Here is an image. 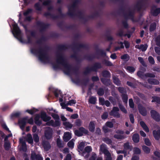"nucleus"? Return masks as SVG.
<instances>
[{
  "label": "nucleus",
  "mask_w": 160,
  "mask_h": 160,
  "mask_svg": "<svg viewBox=\"0 0 160 160\" xmlns=\"http://www.w3.org/2000/svg\"><path fill=\"white\" fill-rule=\"evenodd\" d=\"M57 64V66H53L54 68H60L66 74L68 73L70 69L69 67L62 57H60L58 59Z\"/></svg>",
  "instance_id": "f257e3e1"
},
{
  "label": "nucleus",
  "mask_w": 160,
  "mask_h": 160,
  "mask_svg": "<svg viewBox=\"0 0 160 160\" xmlns=\"http://www.w3.org/2000/svg\"><path fill=\"white\" fill-rule=\"evenodd\" d=\"M31 51L32 53L38 56L39 59L42 62H46L48 59L44 51L42 50L32 49Z\"/></svg>",
  "instance_id": "f03ea898"
},
{
  "label": "nucleus",
  "mask_w": 160,
  "mask_h": 160,
  "mask_svg": "<svg viewBox=\"0 0 160 160\" xmlns=\"http://www.w3.org/2000/svg\"><path fill=\"white\" fill-rule=\"evenodd\" d=\"M13 30L12 33L14 37L17 38L20 42H23L21 36V32L19 30L16 23H14L12 25Z\"/></svg>",
  "instance_id": "7ed1b4c3"
},
{
  "label": "nucleus",
  "mask_w": 160,
  "mask_h": 160,
  "mask_svg": "<svg viewBox=\"0 0 160 160\" xmlns=\"http://www.w3.org/2000/svg\"><path fill=\"white\" fill-rule=\"evenodd\" d=\"M52 116L53 118L56 120V123H54L53 121L52 120H51L47 122V125L48 126L51 125L53 126H59L60 125V123L59 121V118L58 116L56 114H52Z\"/></svg>",
  "instance_id": "20e7f679"
},
{
  "label": "nucleus",
  "mask_w": 160,
  "mask_h": 160,
  "mask_svg": "<svg viewBox=\"0 0 160 160\" xmlns=\"http://www.w3.org/2000/svg\"><path fill=\"white\" fill-rule=\"evenodd\" d=\"M148 83L147 82L143 84V85L148 88H151L152 86L150 84H158L159 83V82L157 80L152 78H149L148 79Z\"/></svg>",
  "instance_id": "39448f33"
},
{
  "label": "nucleus",
  "mask_w": 160,
  "mask_h": 160,
  "mask_svg": "<svg viewBox=\"0 0 160 160\" xmlns=\"http://www.w3.org/2000/svg\"><path fill=\"white\" fill-rule=\"evenodd\" d=\"M92 151V148L91 146H88L86 147L84 151L82 152V156L85 158H88L89 156V153Z\"/></svg>",
  "instance_id": "423d86ee"
},
{
  "label": "nucleus",
  "mask_w": 160,
  "mask_h": 160,
  "mask_svg": "<svg viewBox=\"0 0 160 160\" xmlns=\"http://www.w3.org/2000/svg\"><path fill=\"white\" fill-rule=\"evenodd\" d=\"M137 74L139 77L143 79H145L147 77H155L154 75L151 73H147L144 74L141 71H138Z\"/></svg>",
  "instance_id": "0eeeda50"
},
{
  "label": "nucleus",
  "mask_w": 160,
  "mask_h": 160,
  "mask_svg": "<svg viewBox=\"0 0 160 160\" xmlns=\"http://www.w3.org/2000/svg\"><path fill=\"white\" fill-rule=\"evenodd\" d=\"M116 134L114 136V138L118 139H124L125 137L122 134L124 132L121 130H118L116 131Z\"/></svg>",
  "instance_id": "6e6552de"
},
{
  "label": "nucleus",
  "mask_w": 160,
  "mask_h": 160,
  "mask_svg": "<svg viewBox=\"0 0 160 160\" xmlns=\"http://www.w3.org/2000/svg\"><path fill=\"white\" fill-rule=\"evenodd\" d=\"M150 113L151 116L153 119L157 121H159L160 120V115L155 111L152 110Z\"/></svg>",
  "instance_id": "1a4fd4ad"
},
{
  "label": "nucleus",
  "mask_w": 160,
  "mask_h": 160,
  "mask_svg": "<svg viewBox=\"0 0 160 160\" xmlns=\"http://www.w3.org/2000/svg\"><path fill=\"white\" fill-rule=\"evenodd\" d=\"M52 131L50 128H46L45 132V136L47 139H50L52 137Z\"/></svg>",
  "instance_id": "9d476101"
},
{
  "label": "nucleus",
  "mask_w": 160,
  "mask_h": 160,
  "mask_svg": "<svg viewBox=\"0 0 160 160\" xmlns=\"http://www.w3.org/2000/svg\"><path fill=\"white\" fill-rule=\"evenodd\" d=\"M118 110L119 109L118 108L116 107H114L110 112V115H113L114 117L117 118H119L120 117V115L118 112Z\"/></svg>",
  "instance_id": "9b49d317"
},
{
  "label": "nucleus",
  "mask_w": 160,
  "mask_h": 160,
  "mask_svg": "<svg viewBox=\"0 0 160 160\" xmlns=\"http://www.w3.org/2000/svg\"><path fill=\"white\" fill-rule=\"evenodd\" d=\"M27 121V118H25L21 119L19 121V124L22 129H24V127L26 124V122Z\"/></svg>",
  "instance_id": "f8f14e48"
},
{
  "label": "nucleus",
  "mask_w": 160,
  "mask_h": 160,
  "mask_svg": "<svg viewBox=\"0 0 160 160\" xmlns=\"http://www.w3.org/2000/svg\"><path fill=\"white\" fill-rule=\"evenodd\" d=\"M41 116L42 119L45 122H48L50 120L51 118L50 117L47 116L46 113L43 112L41 113Z\"/></svg>",
  "instance_id": "ddd939ff"
},
{
  "label": "nucleus",
  "mask_w": 160,
  "mask_h": 160,
  "mask_svg": "<svg viewBox=\"0 0 160 160\" xmlns=\"http://www.w3.org/2000/svg\"><path fill=\"white\" fill-rule=\"evenodd\" d=\"M101 152L104 153L105 155L109 153V152L108 151L106 147V145L105 144H102L100 146V153Z\"/></svg>",
  "instance_id": "4468645a"
},
{
  "label": "nucleus",
  "mask_w": 160,
  "mask_h": 160,
  "mask_svg": "<svg viewBox=\"0 0 160 160\" xmlns=\"http://www.w3.org/2000/svg\"><path fill=\"white\" fill-rule=\"evenodd\" d=\"M71 138V134L69 132L64 133L63 136V139L65 142H68Z\"/></svg>",
  "instance_id": "2eb2a0df"
},
{
  "label": "nucleus",
  "mask_w": 160,
  "mask_h": 160,
  "mask_svg": "<svg viewBox=\"0 0 160 160\" xmlns=\"http://www.w3.org/2000/svg\"><path fill=\"white\" fill-rule=\"evenodd\" d=\"M153 135L155 138L157 140H158L160 138V129L156 131L154 130L152 132Z\"/></svg>",
  "instance_id": "dca6fc26"
},
{
  "label": "nucleus",
  "mask_w": 160,
  "mask_h": 160,
  "mask_svg": "<svg viewBox=\"0 0 160 160\" xmlns=\"http://www.w3.org/2000/svg\"><path fill=\"white\" fill-rule=\"evenodd\" d=\"M19 142L20 145H21V149L25 151L27 150V147L24 139L23 138H20Z\"/></svg>",
  "instance_id": "f3484780"
},
{
  "label": "nucleus",
  "mask_w": 160,
  "mask_h": 160,
  "mask_svg": "<svg viewBox=\"0 0 160 160\" xmlns=\"http://www.w3.org/2000/svg\"><path fill=\"white\" fill-rule=\"evenodd\" d=\"M31 158L32 160H43V158L39 155H36L34 152L31 154Z\"/></svg>",
  "instance_id": "a211bd4d"
},
{
  "label": "nucleus",
  "mask_w": 160,
  "mask_h": 160,
  "mask_svg": "<svg viewBox=\"0 0 160 160\" xmlns=\"http://www.w3.org/2000/svg\"><path fill=\"white\" fill-rule=\"evenodd\" d=\"M151 12L153 15L157 16L160 12V8L154 7L152 8Z\"/></svg>",
  "instance_id": "6ab92c4d"
},
{
  "label": "nucleus",
  "mask_w": 160,
  "mask_h": 160,
  "mask_svg": "<svg viewBox=\"0 0 160 160\" xmlns=\"http://www.w3.org/2000/svg\"><path fill=\"white\" fill-rule=\"evenodd\" d=\"M139 123L141 126L146 132H149V130L148 128L144 122L141 121H140Z\"/></svg>",
  "instance_id": "aec40b11"
},
{
  "label": "nucleus",
  "mask_w": 160,
  "mask_h": 160,
  "mask_svg": "<svg viewBox=\"0 0 160 160\" xmlns=\"http://www.w3.org/2000/svg\"><path fill=\"white\" fill-rule=\"evenodd\" d=\"M140 113L143 116H145L147 115V111L146 109L142 106H140L138 107Z\"/></svg>",
  "instance_id": "412c9836"
},
{
  "label": "nucleus",
  "mask_w": 160,
  "mask_h": 160,
  "mask_svg": "<svg viewBox=\"0 0 160 160\" xmlns=\"http://www.w3.org/2000/svg\"><path fill=\"white\" fill-rule=\"evenodd\" d=\"M95 128V123L93 122H91L89 124L88 129L91 132H93Z\"/></svg>",
  "instance_id": "4be33fe9"
},
{
  "label": "nucleus",
  "mask_w": 160,
  "mask_h": 160,
  "mask_svg": "<svg viewBox=\"0 0 160 160\" xmlns=\"http://www.w3.org/2000/svg\"><path fill=\"white\" fill-rule=\"evenodd\" d=\"M133 141L135 143H138L139 141V136L138 134H134L132 137Z\"/></svg>",
  "instance_id": "5701e85b"
},
{
  "label": "nucleus",
  "mask_w": 160,
  "mask_h": 160,
  "mask_svg": "<svg viewBox=\"0 0 160 160\" xmlns=\"http://www.w3.org/2000/svg\"><path fill=\"white\" fill-rule=\"evenodd\" d=\"M42 145L44 147V148L46 151H47L48 150L51 148L50 144L47 142H43Z\"/></svg>",
  "instance_id": "b1692460"
},
{
  "label": "nucleus",
  "mask_w": 160,
  "mask_h": 160,
  "mask_svg": "<svg viewBox=\"0 0 160 160\" xmlns=\"http://www.w3.org/2000/svg\"><path fill=\"white\" fill-rule=\"evenodd\" d=\"M42 145L44 147V148L46 151H47L48 150L51 148L50 144L47 142H43Z\"/></svg>",
  "instance_id": "393cba45"
},
{
  "label": "nucleus",
  "mask_w": 160,
  "mask_h": 160,
  "mask_svg": "<svg viewBox=\"0 0 160 160\" xmlns=\"http://www.w3.org/2000/svg\"><path fill=\"white\" fill-rule=\"evenodd\" d=\"M40 118V115L39 114L37 115L35 118V122L37 125H40L41 123V121L39 120Z\"/></svg>",
  "instance_id": "a878e982"
},
{
  "label": "nucleus",
  "mask_w": 160,
  "mask_h": 160,
  "mask_svg": "<svg viewBox=\"0 0 160 160\" xmlns=\"http://www.w3.org/2000/svg\"><path fill=\"white\" fill-rule=\"evenodd\" d=\"M123 146L124 150H131L132 148V146L129 145V143L128 142L125 143Z\"/></svg>",
  "instance_id": "bb28decb"
},
{
  "label": "nucleus",
  "mask_w": 160,
  "mask_h": 160,
  "mask_svg": "<svg viewBox=\"0 0 160 160\" xmlns=\"http://www.w3.org/2000/svg\"><path fill=\"white\" fill-rule=\"evenodd\" d=\"M85 146V143L83 142H81L79 144L78 146L79 152L80 153L83 152V148Z\"/></svg>",
  "instance_id": "cd10ccee"
},
{
  "label": "nucleus",
  "mask_w": 160,
  "mask_h": 160,
  "mask_svg": "<svg viewBox=\"0 0 160 160\" xmlns=\"http://www.w3.org/2000/svg\"><path fill=\"white\" fill-rule=\"evenodd\" d=\"M9 136L8 137H6L4 140L5 141V142L4 147L5 149L7 150H8L10 147V145L9 143L6 141L7 139Z\"/></svg>",
  "instance_id": "c85d7f7f"
},
{
  "label": "nucleus",
  "mask_w": 160,
  "mask_h": 160,
  "mask_svg": "<svg viewBox=\"0 0 160 160\" xmlns=\"http://www.w3.org/2000/svg\"><path fill=\"white\" fill-rule=\"evenodd\" d=\"M63 124L67 128H71L73 126L72 124H71L69 122H63Z\"/></svg>",
  "instance_id": "c756f323"
},
{
  "label": "nucleus",
  "mask_w": 160,
  "mask_h": 160,
  "mask_svg": "<svg viewBox=\"0 0 160 160\" xmlns=\"http://www.w3.org/2000/svg\"><path fill=\"white\" fill-rule=\"evenodd\" d=\"M27 140L28 142L30 144H32L33 143V140L32 136L30 134H28L27 136Z\"/></svg>",
  "instance_id": "7c9ffc66"
},
{
  "label": "nucleus",
  "mask_w": 160,
  "mask_h": 160,
  "mask_svg": "<svg viewBox=\"0 0 160 160\" xmlns=\"http://www.w3.org/2000/svg\"><path fill=\"white\" fill-rule=\"evenodd\" d=\"M74 141L75 140L72 139L68 143V146L70 148H72L74 147Z\"/></svg>",
  "instance_id": "2f4dec72"
},
{
  "label": "nucleus",
  "mask_w": 160,
  "mask_h": 160,
  "mask_svg": "<svg viewBox=\"0 0 160 160\" xmlns=\"http://www.w3.org/2000/svg\"><path fill=\"white\" fill-rule=\"evenodd\" d=\"M127 70L130 73H132L134 72L135 68L132 67L128 66L126 68Z\"/></svg>",
  "instance_id": "473e14b6"
},
{
  "label": "nucleus",
  "mask_w": 160,
  "mask_h": 160,
  "mask_svg": "<svg viewBox=\"0 0 160 160\" xmlns=\"http://www.w3.org/2000/svg\"><path fill=\"white\" fill-rule=\"evenodd\" d=\"M152 98L153 99L152 101V102H156L160 104V98L155 96L153 97Z\"/></svg>",
  "instance_id": "72a5a7b5"
},
{
  "label": "nucleus",
  "mask_w": 160,
  "mask_h": 160,
  "mask_svg": "<svg viewBox=\"0 0 160 160\" xmlns=\"http://www.w3.org/2000/svg\"><path fill=\"white\" fill-rule=\"evenodd\" d=\"M96 101V98L93 97H90L89 99V102L90 103L92 104H95Z\"/></svg>",
  "instance_id": "f704fd0d"
},
{
  "label": "nucleus",
  "mask_w": 160,
  "mask_h": 160,
  "mask_svg": "<svg viewBox=\"0 0 160 160\" xmlns=\"http://www.w3.org/2000/svg\"><path fill=\"white\" fill-rule=\"evenodd\" d=\"M142 149L145 153H149L150 151V148L145 146H142Z\"/></svg>",
  "instance_id": "c9c22d12"
},
{
  "label": "nucleus",
  "mask_w": 160,
  "mask_h": 160,
  "mask_svg": "<svg viewBox=\"0 0 160 160\" xmlns=\"http://www.w3.org/2000/svg\"><path fill=\"white\" fill-rule=\"evenodd\" d=\"M121 58L125 61H127L129 60V57L128 54H125L121 57Z\"/></svg>",
  "instance_id": "e433bc0d"
},
{
  "label": "nucleus",
  "mask_w": 160,
  "mask_h": 160,
  "mask_svg": "<svg viewBox=\"0 0 160 160\" xmlns=\"http://www.w3.org/2000/svg\"><path fill=\"white\" fill-rule=\"evenodd\" d=\"M156 24L155 22L152 23L151 25L150 28V31H152L156 28Z\"/></svg>",
  "instance_id": "4c0bfd02"
},
{
  "label": "nucleus",
  "mask_w": 160,
  "mask_h": 160,
  "mask_svg": "<svg viewBox=\"0 0 160 160\" xmlns=\"http://www.w3.org/2000/svg\"><path fill=\"white\" fill-rule=\"evenodd\" d=\"M105 160H112V158L110 152L105 155Z\"/></svg>",
  "instance_id": "58836bf2"
},
{
  "label": "nucleus",
  "mask_w": 160,
  "mask_h": 160,
  "mask_svg": "<svg viewBox=\"0 0 160 160\" xmlns=\"http://www.w3.org/2000/svg\"><path fill=\"white\" fill-rule=\"evenodd\" d=\"M57 145L59 147H63V144L61 143L60 140L59 138H58L57 140Z\"/></svg>",
  "instance_id": "ea45409f"
},
{
  "label": "nucleus",
  "mask_w": 160,
  "mask_h": 160,
  "mask_svg": "<svg viewBox=\"0 0 160 160\" xmlns=\"http://www.w3.org/2000/svg\"><path fill=\"white\" fill-rule=\"evenodd\" d=\"M113 79L114 82L115 84H116L117 85H120V82L118 80V78L116 77H113Z\"/></svg>",
  "instance_id": "a19ab883"
},
{
  "label": "nucleus",
  "mask_w": 160,
  "mask_h": 160,
  "mask_svg": "<svg viewBox=\"0 0 160 160\" xmlns=\"http://www.w3.org/2000/svg\"><path fill=\"white\" fill-rule=\"evenodd\" d=\"M133 152L135 154H139L141 153L140 150L138 148H135L133 149Z\"/></svg>",
  "instance_id": "79ce46f5"
},
{
  "label": "nucleus",
  "mask_w": 160,
  "mask_h": 160,
  "mask_svg": "<svg viewBox=\"0 0 160 160\" xmlns=\"http://www.w3.org/2000/svg\"><path fill=\"white\" fill-rule=\"evenodd\" d=\"M33 137L35 142H39V138L37 134H34Z\"/></svg>",
  "instance_id": "37998d69"
},
{
  "label": "nucleus",
  "mask_w": 160,
  "mask_h": 160,
  "mask_svg": "<svg viewBox=\"0 0 160 160\" xmlns=\"http://www.w3.org/2000/svg\"><path fill=\"white\" fill-rule=\"evenodd\" d=\"M148 60L149 62L151 64H154L155 63V61L154 58L152 56H149L148 57Z\"/></svg>",
  "instance_id": "c03bdc74"
},
{
  "label": "nucleus",
  "mask_w": 160,
  "mask_h": 160,
  "mask_svg": "<svg viewBox=\"0 0 160 160\" xmlns=\"http://www.w3.org/2000/svg\"><path fill=\"white\" fill-rule=\"evenodd\" d=\"M147 47L148 46L146 44H142L141 45L140 49H141L142 51H144L146 50Z\"/></svg>",
  "instance_id": "a18cd8bd"
},
{
  "label": "nucleus",
  "mask_w": 160,
  "mask_h": 160,
  "mask_svg": "<svg viewBox=\"0 0 160 160\" xmlns=\"http://www.w3.org/2000/svg\"><path fill=\"white\" fill-rule=\"evenodd\" d=\"M76 101L73 100H70L67 103V105H72L74 104H75Z\"/></svg>",
  "instance_id": "49530a36"
},
{
  "label": "nucleus",
  "mask_w": 160,
  "mask_h": 160,
  "mask_svg": "<svg viewBox=\"0 0 160 160\" xmlns=\"http://www.w3.org/2000/svg\"><path fill=\"white\" fill-rule=\"evenodd\" d=\"M74 133L75 135L78 136H81L82 135V133L79 130H75L74 132Z\"/></svg>",
  "instance_id": "de8ad7c7"
},
{
  "label": "nucleus",
  "mask_w": 160,
  "mask_h": 160,
  "mask_svg": "<svg viewBox=\"0 0 160 160\" xmlns=\"http://www.w3.org/2000/svg\"><path fill=\"white\" fill-rule=\"evenodd\" d=\"M79 130L82 133V134L83 133L87 134L88 132V131L83 127H81L79 128Z\"/></svg>",
  "instance_id": "09e8293b"
},
{
  "label": "nucleus",
  "mask_w": 160,
  "mask_h": 160,
  "mask_svg": "<svg viewBox=\"0 0 160 160\" xmlns=\"http://www.w3.org/2000/svg\"><path fill=\"white\" fill-rule=\"evenodd\" d=\"M102 75L104 77H108L109 76V73L108 71H104L102 72Z\"/></svg>",
  "instance_id": "8fccbe9b"
},
{
  "label": "nucleus",
  "mask_w": 160,
  "mask_h": 160,
  "mask_svg": "<svg viewBox=\"0 0 160 160\" xmlns=\"http://www.w3.org/2000/svg\"><path fill=\"white\" fill-rule=\"evenodd\" d=\"M144 142L145 144L147 146H150L151 143L149 140L148 138H145L144 139Z\"/></svg>",
  "instance_id": "3c124183"
},
{
  "label": "nucleus",
  "mask_w": 160,
  "mask_h": 160,
  "mask_svg": "<svg viewBox=\"0 0 160 160\" xmlns=\"http://www.w3.org/2000/svg\"><path fill=\"white\" fill-rule=\"evenodd\" d=\"M105 125L110 128H112L113 127V124L112 122H107Z\"/></svg>",
  "instance_id": "603ef678"
},
{
  "label": "nucleus",
  "mask_w": 160,
  "mask_h": 160,
  "mask_svg": "<svg viewBox=\"0 0 160 160\" xmlns=\"http://www.w3.org/2000/svg\"><path fill=\"white\" fill-rule=\"evenodd\" d=\"M75 123L76 125L78 126H80L81 125L82 122L80 119H78L76 120Z\"/></svg>",
  "instance_id": "864d4df0"
},
{
  "label": "nucleus",
  "mask_w": 160,
  "mask_h": 160,
  "mask_svg": "<svg viewBox=\"0 0 160 160\" xmlns=\"http://www.w3.org/2000/svg\"><path fill=\"white\" fill-rule=\"evenodd\" d=\"M122 99L123 101L125 102H127L128 100V97L125 94H123L122 95Z\"/></svg>",
  "instance_id": "5fc2aeb1"
},
{
  "label": "nucleus",
  "mask_w": 160,
  "mask_h": 160,
  "mask_svg": "<svg viewBox=\"0 0 160 160\" xmlns=\"http://www.w3.org/2000/svg\"><path fill=\"white\" fill-rule=\"evenodd\" d=\"M138 60L139 61L141 62V63L144 66H146V64L144 62L143 58L141 57H138Z\"/></svg>",
  "instance_id": "6e6d98bb"
},
{
  "label": "nucleus",
  "mask_w": 160,
  "mask_h": 160,
  "mask_svg": "<svg viewBox=\"0 0 160 160\" xmlns=\"http://www.w3.org/2000/svg\"><path fill=\"white\" fill-rule=\"evenodd\" d=\"M54 94L56 97H58L59 94H61V92L60 91L58 90H55L54 92Z\"/></svg>",
  "instance_id": "4d7b16f0"
},
{
  "label": "nucleus",
  "mask_w": 160,
  "mask_h": 160,
  "mask_svg": "<svg viewBox=\"0 0 160 160\" xmlns=\"http://www.w3.org/2000/svg\"><path fill=\"white\" fill-rule=\"evenodd\" d=\"M130 107L131 108H133L134 106V104L132 99H130L129 101Z\"/></svg>",
  "instance_id": "13d9d810"
},
{
  "label": "nucleus",
  "mask_w": 160,
  "mask_h": 160,
  "mask_svg": "<svg viewBox=\"0 0 160 160\" xmlns=\"http://www.w3.org/2000/svg\"><path fill=\"white\" fill-rule=\"evenodd\" d=\"M117 152L118 154L123 153L124 154V156L126 155V152L125 150H118L117 151Z\"/></svg>",
  "instance_id": "bf43d9fd"
},
{
  "label": "nucleus",
  "mask_w": 160,
  "mask_h": 160,
  "mask_svg": "<svg viewBox=\"0 0 160 160\" xmlns=\"http://www.w3.org/2000/svg\"><path fill=\"white\" fill-rule=\"evenodd\" d=\"M119 108L124 113H126L127 112V111L125 108L122 105H119Z\"/></svg>",
  "instance_id": "052dcab7"
},
{
  "label": "nucleus",
  "mask_w": 160,
  "mask_h": 160,
  "mask_svg": "<svg viewBox=\"0 0 160 160\" xmlns=\"http://www.w3.org/2000/svg\"><path fill=\"white\" fill-rule=\"evenodd\" d=\"M104 141L108 144H110L112 142L111 140L108 138H105L104 139Z\"/></svg>",
  "instance_id": "680f3d73"
},
{
  "label": "nucleus",
  "mask_w": 160,
  "mask_h": 160,
  "mask_svg": "<svg viewBox=\"0 0 160 160\" xmlns=\"http://www.w3.org/2000/svg\"><path fill=\"white\" fill-rule=\"evenodd\" d=\"M26 111L31 114H32L36 111V110L34 109H33L30 110H27Z\"/></svg>",
  "instance_id": "e2e57ef3"
},
{
  "label": "nucleus",
  "mask_w": 160,
  "mask_h": 160,
  "mask_svg": "<svg viewBox=\"0 0 160 160\" xmlns=\"http://www.w3.org/2000/svg\"><path fill=\"white\" fill-rule=\"evenodd\" d=\"M107 127V126L105 125L102 128L103 130L105 133L108 132L109 130Z\"/></svg>",
  "instance_id": "0e129e2a"
},
{
  "label": "nucleus",
  "mask_w": 160,
  "mask_h": 160,
  "mask_svg": "<svg viewBox=\"0 0 160 160\" xmlns=\"http://www.w3.org/2000/svg\"><path fill=\"white\" fill-rule=\"evenodd\" d=\"M155 52L158 54L160 55V48L155 47L154 48Z\"/></svg>",
  "instance_id": "69168bd1"
},
{
  "label": "nucleus",
  "mask_w": 160,
  "mask_h": 160,
  "mask_svg": "<svg viewBox=\"0 0 160 160\" xmlns=\"http://www.w3.org/2000/svg\"><path fill=\"white\" fill-rule=\"evenodd\" d=\"M96 155L95 153L93 152L92 153V156L90 158V160H95Z\"/></svg>",
  "instance_id": "338daca9"
},
{
  "label": "nucleus",
  "mask_w": 160,
  "mask_h": 160,
  "mask_svg": "<svg viewBox=\"0 0 160 160\" xmlns=\"http://www.w3.org/2000/svg\"><path fill=\"white\" fill-rule=\"evenodd\" d=\"M72 159L71 156L70 154H68L64 160H71Z\"/></svg>",
  "instance_id": "774afa93"
}]
</instances>
